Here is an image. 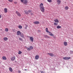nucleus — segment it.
Listing matches in <instances>:
<instances>
[{
    "mask_svg": "<svg viewBox=\"0 0 73 73\" xmlns=\"http://www.w3.org/2000/svg\"><path fill=\"white\" fill-rule=\"evenodd\" d=\"M18 28H19V29H22V26L21 25H19L18 26Z\"/></svg>",
    "mask_w": 73,
    "mask_h": 73,
    "instance_id": "4be33fe9",
    "label": "nucleus"
},
{
    "mask_svg": "<svg viewBox=\"0 0 73 73\" xmlns=\"http://www.w3.org/2000/svg\"><path fill=\"white\" fill-rule=\"evenodd\" d=\"M45 30L47 32V33H50V32H49V31H48V28H46Z\"/></svg>",
    "mask_w": 73,
    "mask_h": 73,
    "instance_id": "dca6fc26",
    "label": "nucleus"
},
{
    "mask_svg": "<svg viewBox=\"0 0 73 73\" xmlns=\"http://www.w3.org/2000/svg\"><path fill=\"white\" fill-rule=\"evenodd\" d=\"M16 59V58L15 57V56L12 57L11 58V60L12 61H14V60H15Z\"/></svg>",
    "mask_w": 73,
    "mask_h": 73,
    "instance_id": "39448f33",
    "label": "nucleus"
},
{
    "mask_svg": "<svg viewBox=\"0 0 73 73\" xmlns=\"http://www.w3.org/2000/svg\"><path fill=\"white\" fill-rule=\"evenodd\" d=\"M4 41H7L8 40V38L7 37H5L3 38Z\"/></svg>",
    "mask_w": 73,
    "mask_h": 73,
    "instance_id": "aec40b11",
    "label": "nucleus"
},
{
    "mask_svg": "<svg viewBox=\"0 0 73 73\" xmlns=\"http://www.w3.org/2000/svg\"><path fill=\"white\" fill-rule=\"evenodd\" d=\"M63 59L65 60H69L70 59V57H64L63 58Z\"/></svg>",
    "mask_w": 73,
    "mask_h": 73,
    "instance_id": "7ed1b4c3",
    "label": "nucleus"
},
{
    "mask_svg": "<svg viewBox=\"0 0 73 73\" xmlns=\"http://www.w3.org/2000/svg\"><path fill=\"white\" fill-rule=\"evenodd\" d=\"M57 1L58 3V4H60L61 3V1L60 0H57Z\"/></svg>",
    "mask_w": 73,
    "mask_h": 73,
    "instance_id": "a211bd4d",
    "label": "nucleus"
},
{
    "mask_svg": "<svg viewBox=\"0 0 73 73\" xmlns=\"http://www.w3.org/2000/svg\"><path fill=\"white\" fill-rule=\"evenodd\" d=\"M2 59H3V60H7V58H6V57L5 56H3L2 57Z\"/></svg>",
    "mask_w": 73,
    "mask_h": 73,
    "instance_id": "4468645a",
    "label": "nucleus"
},
{
    "mask_svg": "<svg viewBox=\"0 0 73 73\" xmlns=\"http://www.w3.org/2000/svg\"><path fill=\"white\" fill-rule=\"evenodd\" d=\"M29 48H30L28 47H27V50H29V51H30V50H32V49H33V46H30Z\"/></svg>",
    "mask_w": 73,
    "mask_h": 73,
    "instance_id": "f03ea898",
    "label": "nucleus"
},
{
    "mask_svg": "<svg viewBox=\"0 0 73 73\" xmlns=\"http://www.w3.org/2000/svg\"><path fill=\"white\" fill-rule=\"evenodd\" d=\"M40 72L41 73H43V71H41Z\"/></svg>",
    "mask_w": 73,
    "mask_h": 73,
    "instance_id": "ea45409f",
    "label": "nucleus"
},
{
    "mask_svg": "<svg viewBox=\"0 0 73 73\" xmlns=\"http://www.w3.org/2000/svg\"><path fill=\"white\" fill-rule=\"evenodd\" d=\"M61 28V27L60 26H58L57 27V29H59V28Z\"/></svg>",
    "mask_w": 73,
    "mask_h": 73,
    "instance_id": "bb28decb",
    "label": "nucleus"
},
{
    "mask_svg": "<svg viewBox=\"0 0 73 73\" xmlns=\"http://www.w3.org/2000/svg\"><path fill=\"white\" fill-rule=\"evenodd\" d=\"M54 25L56 26V25H58V23H54Z\"/></svg>",
    "mask_w": 73,
    "mask_h": 73,
    "instance_id": "c85d7f7f",
    "label": "nucleus"
},
{
    "mask_svg": "<svg viewBox=\"0 0 73 73\" xmlns=\"http://www.w3.org/2000/svg\"><path fill=\"white\" fill-rule=\"evenodd\" d=\"M25 12L26 14H27L28 15L29 14V13H28V11H25Z\"/></svg>",
    "mask_w": 73,
    "mask_h": 73,
    "instance_id": "393cba45",
    "label": "nucleus"
},
{
    "mask_svg": "<svg viewBox=\"0 0 73 73\" xmlns=\"http://www.w3.org/2000/svg\"><path fill=\"white\" fill-rule=\"evenodd\" d=\"M47 54H48L51 57H53L54 56V54L52 53H48Z\"/></svg>",
    "mask_w": 73,
    "mask_h": 73,
    "instance_id": "20e7f679",
    "label": "nucleus"
},
{
    "mask_svg": "<svg viewBox=\"0 0 73 73\" xmlns=\"http://www.w3.org/2000/svg\"><path fill=\"white\" fill-rule=\"evenodd\" d=\"M19 39L20 41H23L22 38H19Z\"/></svg>",
    "mask_w": 73,
    "mask_h": 73,
    "instance_id": "cd10ccee",
    "label": "nucleus"
},
{
    "mask_svg": "<svg viewBox=\"0 0 73 73\" xmlns=\"http://www.w3.org/2000/svg\"><path fill=\"white\" fill-rule=\"evenodd\" d=\"M13 32H16V30L15 29H13Z\"/></svg>",
    "mask_w": 73,
    "mask_h": 73,
    "instance_id": "473e14b6",
    "label": "nucleus"
},
{
    "mask_svg": "<svg viewBox=\"0 0 73 73\" xmlns=\"http://www.w3.org/2000/svg\"><path fill=\"white\" fill-rule=\"evenodd\" d=\"M48 2H49V3H51L52 2V0H47Z\"/></svg>",
    "mask_w": 73,
    "mask_h": 73,
    "instance_id": "2f4dec72",
    "label": "nucleus"
},
{
    "mask_svg": "<svg viewBox=\"0 0 73 73\" xmlns=\"http://www.w3.org/2000/svg\"><path fill=\"white\" fill-rule=\"evenodd\" d=\"M25 70H27L26 69H25Z\"/></svg>",
    "mask_w": 73,
    "mask_h": 73,
    "instance_id": "79ce46f5",
    "label": "nucleus"
},
{
    "mask_svg": "<svg viewBox=\"0 0 73 73\" xmlns=\"http://www.w3.org/2000/svg\"><path fill=\"white\" fill-rule=\"evenodd\" d=\"M7 10V9L6 8H5L4 9V11L5 13H7V12H8V11Z\"/></svg>",
    "mask_w": 73,
    "mask_h": 73,
    "instance_id": "ddd939ff",
    "label": "nucleus"
},
{
    "mask_svg": "<svg viewBox=\"0 0 73 73\" xmlns=\"http://www.w3.org/2000/svg\"><path fill=\"white\" fill-rule=\"evenodd\" d=\"M49 35L51 36H54V35L52 34V33H49Z\"/></svg>",
    "mask_w": 73,
    "mask_h": 73,
    "instance_id": "a878e982",
    "label": "nucleus"
},
{
    "mask_svg": "<svg viewBox=\"0 0 73 73\" xmlns=\"http://www.w3.org/2000/svg\"><path fill=\"white\" fill-rule=\"evenodd\" d=\"M30 39L32 42H33V37L32 36H30Z\"/></svg>",
    "mask_w": 73,
    "mask_h": 73,
    "instance_id": "1a4fd4ad",
    "label": "nucleus"
},
{
    "mask_svg": "<svg viewBox=\"0 0 73 73\" xmlns=\"http://www.w3.org/2000/svg\"><path fill=\"white\" fill-rule=\"evenodd\" d=\"M24 0H21V3H23V2H24Z\"/></svg>",
    "mask_w": 73,
    "mask_h": 73,
    "instance_id": "72a5a7b5",
    "label": "nucleus"
},
{
    "mask_svg": "<svg viewBox=\"0 0 73 73\" xmlns=\"http://www.w3.org/2000/svg\"><path fill=\"white\" fill-rule=\"evenodd\" d=\"M23 3L24 4H27L28 3V2H27V0H24L23 1Z\"/></svg>",
    "mask_w": 73,
    "mask_h": 73,
    "instance_id": "6ab92c4d",
    "label": "nucleus"
},
{
    "mask_svg": "<svg viewBox=\"0 0 73 73\" xmlns=\"http://www.w3.org/2000/svg\"><path fill=\"white\" fill-rule=\"evenodd\" d=\"M64 46H67L68 45V43H67V42H64Z\"/></svg>",
    "mask_w": 73,
    "mask_h": 73,
    "instance_id": "f8f14e48",
    "label": "nucleus"
},
{
    "mask_svg": "<svg viewBox=\"0 0 73 73\" xmlns=\"http://www.w3.org/2000/svg\"><path fill=\"white\" fill-rule=\"evenodd\" d=\"M26 27H28V26L27 25H26Z\"/></svg>",
    "mask_w": 73,
    "mask_h": 73,
    "instance_id": "58836bf2",
    "label": "nucleus"
},
{
    "mask_svg": "<svg viewBox=\"0 0 73 73\" xmlns=\"http://www.w3.org/2000/svg\"><path fill=\"white\" fill-rule=\"evenodd\" d=\"M44 37H48V36H47V35H45Z\"/></svg>",
    "mask_w": 73,
    "mask_h": 73,
    "instance_id": "e433bc0d",
    "label": "nucleus"
},
{
    "mask_svg": "<svg viewBox=\"0 0 73 73\" xmlns=\"http://www.w3.org/2000/svg\"><path fill=\"white\" fill-rule=\"evenodd\" d=\"M35 58L36 60H38L39 58V56L36 55L35 56Z\"/></svg>",
    "mask_w": 73,
    "mask_h": 73,
    "instance_id": "9d476101",
    "label": "nucleus"
},
{
    "mask_svg": "<svg viewBox=\"0 0 73 73\" xmlns=\"http://www.w3.org/2000/svg\"><path fill=\"white\" fill-rule=\"evenodd\" d=\"M21 53H22V52H21V51L19 50L18 54H21Z\"/></svg>",
    "mask_w": 73,
    "mask_h": 73,
    "instance_id": "b1692460",
    "label": "nucleus"
},
{
    "mask_svg": "<svg viewBox=\"0 0 73 73\" xmlns=\"http://www.w3.org/2000/svg\"><path fill=\"white\" fill-rule=\"evenodd\" d=\"M40 9L42 12H44L45 8L44 7V4L41 3L39 5Z\"/></svg>",
    "mask_w": 73,
    "mask_h": 73,
    "instance_id": "f257e3e1",
    "label": "nucleus"
},
{
    "mask_svg": "<svg viewBox=\"0 0 73 73\" xmlns=\"http://www.w3.org/2000/svg\"><path fill=\"white\" fill-rule=\"evenodd\" d=\"M10 2V3H12V2H13V0H8Z\"/></svg>",
    "mask_w": 73,
    "mask_h": 73,
    "instance_id": "7c9ffc66",
    "label": "nucleus"
},
{
    "mask_svg": "<svg viewBox=\"0 0 73 73\" xmlns=\"http://www.w3.org/2000/svg\"><path fill=\"white\" fill-rule=\"evenodd\" d=\"M9 70L10 72H12V71H13V69L11 68V67H10L9 68Z\"/></svg>",
    "mask_w": 73,
    "mask_h": 73,
    "instance_id": "2eb2a0df",
    "label": "nucleus"
},
{
    "mask_svg": "<svg viewBox=\"0 0 73 73\" xmlns=\"http://www.w3.org/2000/svg\"><path fill=\"white\" fill-rule=\"evenodd\" d=\"M16 14L18 16H19V17H20V16H21V14L19 13V12L18 11H16Z\"/></svg>",
    "mask_w": 73,
    "mask_h": 73,
    "instance_id": "423d86ee",
    "label": "nucleus"
},
{
    "mask_svg": "<svg viewBox=\"0 0 73 73\" xmlns=\"http://www.w3.org/2000/svg\"><path fill=\"white\" fill-rule=\"evenodd\" d=\"M20 36L21 37H22V38H24V34H21L20 35Z\"/></svg>",
    "mask_w": 73,
    "mask_h": 73,
    "instance_id": "f3484780",
    "label": "nucleus"
},
{
    "mask_svg": "<svg viewBox=\"0 0 73 73\" xmlns=\"http://www.w3.org/2000/svg\"><path fill=\"white\" fill-rule=\"evenodd\" d=\"M1 18V15H0V19Z\"/></svg>",
    "mask_w": 73,
    "mask_h": 73,
    "instance_id": "4c0bfd02",
    "label": "nucleus"
},
{
    "mask_svg": "<svg viewBox=\"0 0 73 73\" xmlns=\"http://www.w3.org/2000/svg\"><path fill=\"white\" fill-rule=\"evenodd\" d=\"M28 13H31L32 12V10H29L28 11Z\"/></svg>",
    "mask_w": 73,
    "mask_h": 73,
    "instance_id": "c756f323",
    "label": "nucleus"
},
{
    "mask_svg": "<svg viewBox=\"0 0 73 73\" xmlns=\"http://www.w3.org/2000/svg\"><path fill=\"white\" fill-rule=\"evenodd\" d=\"M54 21L55 22V23H59V21L57 19H56L55 20H54Z\"/></svg>",
    "mask_w": 73,
    "mask_h": 73,
    "instance_id": "9b49d317",
    "label": "nucleus"
},
{
    "mask_svg": "<svg viewBox=\"0 0 73 73\" xmlns=\"http://www.w3.org/2000/svg\"><path fill=\"white\" fill-rule=\"evenodd\" d=\"M14 4H17V2H14Z\"/></svg>",
    "mask_w": 73,
    "mask_h": 73,
    "instance_id": "f704fd0d",
    "label": "nucleus"
},
{
    "mask_svg": "<svg viewBox=\"0 0 73 73\" xmlns=\"http://www.w3.org/2000/svg\"><path fill=\"white\" fill-rule=\"evenodd\" d=\"M69 9V7L68 6H66L65 7V9L66 10H68Z\"/></svg>",
    "mask_w": 73,
    "mask_h": 73,
    "instance_id": "412c9836",
    "label": "nucleus"
},
{
    "mask_svg": "<svg viewBox=\"0 0 73 73\" xmlns=\"http://www.w3.org/2000/svg\"><path fill=\"white\" fill-rule=\"evenodd\" d=\"M34 24H40V22L38 21H35L33 22Z\"/></svg>",
    "mask_w": 73,
    "mask_h": 73,
    "instance_id": "6e6552de",
    "label": "nucleus"
},
{
    "mask_svg": "<svg viewBox=\"0 0 73 73\" xmlns=\"http://www.w3.org/2000/svg\"><path fill=\"white\" fill-rule=\"evenodd\" d=\"M18 72L19 73H21V71L18 70Z\"/></svg>",
    "mask_w": 73,
    "mask_h": 73,
    "instance_id": "c9c22d12",
    "label": "nucleus"
},
{
    "mask_svg": "<svg viewBox=\"0 0 73 73\" xmlns=\"http://www.w3.org/2000/svg\"><path fill=\"white\" fill-rule=\"evenodd\" d=\"M8 28H6L5 29V32H8Z\"/></svg>",
    "mask_w": 73,
    "mask_h": 73,
    "instance_id": "5701e85b",
    "label": "nucleus"
},
{
    "mask_svg": "<svg viewBox=\"0 0 73 73\" xmlns=\"http://www.w3.org/2000/svg\"><path fill=\"white\" fill-rule=\"evenodd\" d=\"M71 52H72V53H73V51H72Z\"/></svg>",
    "mask_w": 73,
    "mask_h": 73,
    "instance_id": "37998d69",
    "label": "nucleus"
},
{
    "mask_svg": "<svg viewBox=\"0 0 73 73\" xmlns=\"http://www.w3.org/2000/svg\"><path fill=\"white\" fill-rule=\"evenodd\" d=\"M17 34L18 36H19V35H21V32L20 31H18L17 32Z\"/></svg>",
    "mask_w": 73,
    "mask_h": 73,
    "instance_id": "0eeeda50",
    "label": "nucleus"
},
{
    "mask_svg": "<svg viewBox=\"0 0 73 73\" xmlns=\"http://www.w3.org/2000/svg\"><path fill=\"white\" fill-rule=\"evenodd\" d=\"M1 31H2V29H1Z\"/></svg>",
    "mask_w": 73,
    "mask_h": 73,
    "instance_id": "c03bdc74",
    "label": "nucleus"
},
{
    "mask_svg": "<svg viewBox=\"0 0 73 73\" xmlns=\"http://www.w3.org/2000/svg\"><path fill=\"white\" fill-rule=\"evenodd\" d=\"M27 27H26L25 28V29H27Z\"/></svg>",
    "mask_w": 73,
    "mask_h": 73,
    "instance_id": "a19ab883",
    "label": "nucleus"
}]
</instances>
